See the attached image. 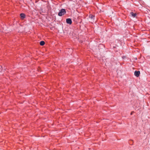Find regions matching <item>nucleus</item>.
I'll return each instance as SVG.
<instances>
[{"label": "nucleus", "mask_w": 150, "mask_h": 150, "mask_svg": "<svg viewBox=\"0 0 150 150\" xmlns=\"http://www.w3.org/2000/svg\"><path fill=\"white\" fill-rule=\"evenodd\" d=\"M66 13V10L64 9H62L58 13V15L59 16H62L64 15Z\"/></svg>", "instance_id": "1"}, {"label": "nucleus", "mask_w": 150, "mask_h": 150, "mask_svg": "<svg viewBox=\"0 0 150 150\" xmlns=\"http://www.w3.org/2000/svg\"><path fill=\"white\" fill-rule=\"evenodd\" d=\"M95 16L91 14L89 16V18L90 21L92 22H94Z\"/></svg>", "instance_id": "2"}, {"label": "nucleus", "mask_w": 150, "mask_h": 150, "mask_svg": "<svg viewBox=\"0 0 150 150\" xmlns=\"http://www.w3.org/2000/svg\"><path fill=\"white\" fill-rule=\"evenodd\" d=\"M66 22L67 23L71 24L72 23V21L70 18H68L66 19Z\"/></svg>", "instance_id": "3"}, {"label": "nucleus", "mask_w": 150, "mask_h": 150, "mask_svg": "<svg viewBox=\"0 0 150 150\" xmlns=\"http://www.w3.org/2000/svg\"><path fill=\"white\" fill-rule=\"evenodd\" d=\"M140 74V72L139 71H135L134 72V75L137 77H138L139 76Z\"/></svg>", "instance_id": "4"}, {"label": "nucleus", "mask_w": 150, "mask_h": 150, "mask_svg": "<svg viewBox=\"0 0 150 150\" xmlns=\"http://www.w3.org/2000/svg\"><path fill=\"white\" fill-rule=\"evenodd\" d=\"M20 16L22 19H23L25 17V15L24 13H21L20 14Z\"/></svg>", "instance_id": "5"}, {"label": "nucleus", "mask_w": 150, "mask_h": 150, "mask_svg": "<svg viewBox=\"0 0 150 150\" xmlns=\"http://www.w3.org/2000/svg\"><path fill=\"white\" fill-rule=\"evenodd\" d=\"M130 14L134 18L135 17L136 15V14L135 13H134L133 12H131L130 13Z\"/></svg>", "instance_id": "6"}, {"label": "nucleus", "mask_w": 150, "mask_h": 150, "mask_svg": "<svg viewBox=\"0 0 150 150\" xmlns=\"http://www.w3.org/2000/svg\"><path fill=\"white\" fill-rule=\"evenodd\" d=\"M45 44V42L44 41H42L40 42V45L41 46Z\"/></svg>", "instance_id": "7"}, {"label": "nucleus", "mask_w": 150, "mask_h": 150, "mask_svg": "<svg viewBox=\"0 0 150 150\" xmlns=\"http://www.w3.org/2000/svg\"><path fill=\"white\" fill-rule=\"evenodd\" d=\"M133 112H132L131 113V115H132V114L133 113Z\"/></svg>", "instance_id": "8"}]
</instances>
